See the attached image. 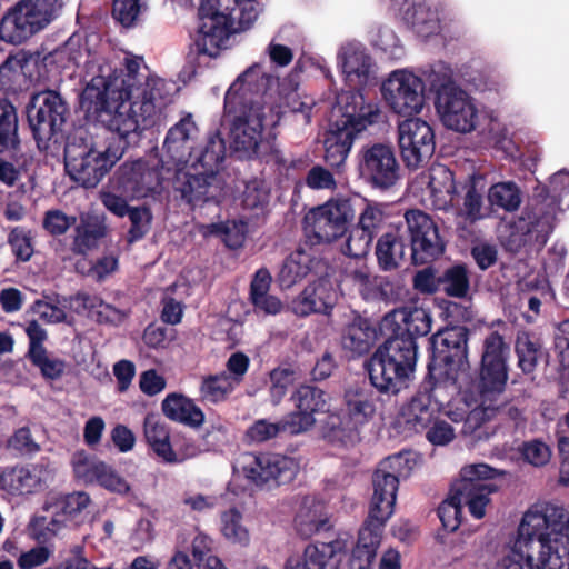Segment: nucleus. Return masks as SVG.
Listing matches in <instances>:
<instances>
[{"instance_id":"obj_34","label":"nucleus","mask_w":569,"mask_h":569,"mask_svg":"<svg viewBox=\"0 0 569 569\" xmlns=\"http://www.w3.org/2000/svg\"><path fill=\"white\" fill-rule=\"evenodd\" d=\"M295 528L303 539H308L320 531L329 530L331 525L325 505L316 498L305 497L295 517Z\"/></svg>"},{"instance_id":"obj_23","label":"nucleus","mask_w":569,"mask_h":569,"mask_svg":"<svg viewBox=\"0 0 569 569\" xmlns=\"http://www.w3.org/2000/svg\"><path fill=\"white\" fill-rule=\"evenodd\" d=\"M74 476L86 483H98L110 492L127 495L130 485L111 466L100 460H91L84 450L77 451L71 460Z\"/></svg>"},{"instance_id":"obj_25","label":"nucleus","mask_w":569,"mask_h":569,"mask_svg":"<svg viewBox=\"0 0 569 569\" xmlns=\"http://www.w3.org/2000/svg\"><path fill=\"white\" fill-rule=\"evenodd\" d=\"M217 182L214 179H209L207 173L193 169L192 166L186 169L177 167L172 189L177 198L179 197L187 204L197 206L214 198L211 189L218 188Z\"/></svg>"},{"instance_id":"obj_6","label":"nucleus","mask_w":569,"mask_h":569,"mask_svg":"<svg viewBox=\"0 0 569 569\" xmlns=\"http://www.w3.org/2000/svg\"><path fill=\"white\" fill-rule=\"evenodd\" d=\"M365 363L370 383L380 393L397 396L412 382L418 359L417 341L395 328Z\"/></svg>"},{"instance_id":"obj_17","label":"nucleus","mask_w":569,"mask_h":569,"mask_svg":"<svg viewBox=\"0 0 569 569\" xmlns=\"http://www.w3.org/2000/svg\"><path fill=\"white\" fill-rule=\"evenodd\" d=\"M381 93L390 110L399 116L412 118L425 104L423 80L406 69L392 71L383 81Z\"/></svg>"},{"instance_id":"obj_57","label":"nucleus","mask_w":569,"mask_h":569,"mask_svg":"<svg viewBox=\"0 0 569 569\" xmlns=\"http://www.w3.org/2000/svg\"><path fill=\"white\" fill-rule=\"evenodd\" d=\"M268 201L269 192L264 189L262 181L251 180L246 183L241 197V204L243 209H262L268 203Z\"/></svg>"},{"instance_id":"obj_11","label":"nucleus","mask_w":569,"mask_h":569,"mask_svg":"<svg viewBox=\"0 0 569 569\" xmlns=\"http://www.w3.org/2000/svg\"><path fill=\"white\" fill-rule=\"evenodd\" d=\"M425 89L435 93V106L443 126L462 132V88L453 80V71L443 61L420 68Z\"/></svg>"},{"instance_id":"obj_56","label":"nucleus","mask_w":569,"mask_h":569,"mask_svg":"<svg viewBox=\"0 0 569 569\" xmlns=\"http://www.w3.org/2000/svg\"><path fill=\"white\" fill-rule=\"evenodd\" d=\"M27 358L40 370L42 377L47 380H57L64 372V361L58 358H49L47 350Z\"/></svg>"},{"instance_id":"obj_36","label":"nucleus","mask_w":569,"mask_h":569,"mask_svg":"<svg viewBox=\"0 0 569 569\" xmlns=\"http://www.w3.org/2000/svg\"><path fill=\"white\" fill-rule=\"evenodd\" d=\"M163 415L172 420L191 428H199L204 422V413L190 398L172 392L161 403Z\"/></svg>"},{"instance_id":"obj_2","label":"nucleus","mask_w":569,"mask_h":569,"mask_svg":"<svg viewBox=\"0 0 569 569\" xmlns=\"http://www.w3.org/2000/svg\"><path fill=\"white\" fill-rule=\"evenodd\" d=\"M441 310L448 325L430 338L428 372L400 410L398 423L403 432L422 433L443 408L453 422L462 421V326L455 323L462 309L443 300Z\"/></svg>"},{"instance_id":"obj_1","label":"nucleus","mask_w":569,"mask_h":569,"mask_svg":"<svg viewBox=\"0 0 569 569\" xmlns=\"http://www.w3.org/2000/svg\"><path fill=\"white\" fill-rule=\"evenodd\" d=\"M143 60L124 59V67L100 68V73L87 83L80 106L88 119L101 124L110 136L94 140L87 131L69 134L63 157L64 168L72 180L86 189L96 188L136 144L143 129L154 123V116L166 102L161 94L162 81L149 83L140 73Z\"/></svg>"},{"instance_id":"obj_26","label":"nucleus","mask_w":569,"mask_h":569,"mask_svg":"<svg viewBox=\"0 0 569 569\" xmlns=\"http://www.w3.org/2000/svg\"><path fill=\"white\" fill-rule=\"evenodd\" d=\"M197 131L198 128L191 114L181 118L167 132L162 146L161 161L174 167L188 163V158L192 156L193 150L191 140Z\"/></svg>"},{"instance_id":"obj_63","label":"nucleus","mask_w":569,"mask_h":569,"mask_svg":"<svg viewBox=\"0 0 569 569\" xmlns=\"http://www.w3.org/2000/svg\"><path fill=\"white\" fill-rule=\"evenodd\" d=\"M213 227L223 236V241L229 248L237 249L242 247L246 240V224L243 222L238 224L236 221H232L213 224Z\"/></svg>"},{"instance_id":"obj_32","label":"nucleus","mask_w":569,"mask_h":569,"mask_svg":"<svg viewBox=\"0 0 569 569\" xmlns=\"http://www.w3.org/2000/svg\"><path fill=\"white\" fill-rule=\"evenodd\" d=\"M226 141L219 130L210 133L204 146L199 150H192V156L188 158V162L193 169H198L207 173L209 179L218 181V173L222 168L226 159Z\"/></svg>"},{"instance_id":"obj_4","label":"nucleus","mask_w":569,"mask_h":569,"mask_svg":"<svg viewBox=\"0 0 569 569\" xmlns=\"http://www.w3.org/2000/svg\"><path fill=\"white\" fill-rule=\"evenodd\" d=\"M496 569H569V517L565 509L552 503L530 507L511 550Z\"/></svg>"},{"instance_id":"obj_62","label":"nucleus","mask_w":569,"mask_h":569,"mask_svg":"<svg viewBox=\"0 0 569 569\" xmlns=\"http://www.w3.org/2000/svg\"><path fill=\"white\" fill-rule=\"evenodd\" d=\"M140 12L139 0H114L112 16L123 27H132Z\"/></svg>"},{"instance_id":"obj_58","label":"nucleus","mask_w":569,"mask_h":569,"mask_svg":"<svg viewBox=\"0 0 569 569\" xmlns=\"http://www.w3.org/2000/svg\"><path fill=\"white\" fill-rule=\"evenodd\" d=\"M426 439L433 446H447L455 437L453 427L443 419H440V415L422 431Z\"/></svg>"},{"instance_id":"obj_59","label":"nucleus","mask_w":569,"mask_h":569,"mask_svg":"<svg viewBox=\"0 0 569 569\" xmlns=\"http://www.w3.org/2000/svg\"><path fill=\"white\" fill-rule=\"evenodd\" d=\"M76 221V217L68 216L63 211L54 209L44 213L42 227L49 234L58 237L64 234Z\"/></svg>"},{"instance_id":"obj_39","label":"nucleus","mask_w":569,"mask_h":569,"mask_svg":"<svg viewBox=\"0 0 569 569\" xmlns=\"http://www.w3.org/2000/svg\"><path fill=\"white\" fill-rule=\"evenodd\" d=\"M378 338L376 327L370 320L358 317L349 323L341 337L343 349L353 356H363L370 351Z\"/></svg>"},{"instance_id":"obj_33","label":"nucleus","mask_w":569,"mask_h":569,"mask_svg":"<svg viewBox=\"0 0 569 569\" xmlns=\"http://www.w3.org/2000/svg\"><path fill=\"white\" fill-rule=\"evenodd\" d=\"M31 56L19 50L9 54L0 64V92L4 94H17L29 86V77L26 68L30 63Z\"/></svg>"},{"instance_id":"obj_46","label":"nucleus","mask_w":569,"mask_h":569,"mask_svg":"<svg viewBox=\"0 0 569 569\" xmlns=\"http://www.w3.org/2000/svg\"><path fill=\"white\" fill-rule=\"evenodd\" d=\"M236 386L227 372L209 375L202 378L199 392L203 401L219 403L228 399Z\"/></svg>"},{"instance_id":"obj_8","label":"nucleus","mask_w":569,"mask_h":569,"mask_svg":"<svg viewBox=\"0 0 569 569\" xmlns=\"http://www.w3.org/2000/svg\"><path fill=\"white\" fill-rule=\"evenodd\" d=\"M242 0H199L198 29L193 46L198 54L210 58L219 56L227 48V41L234 31L236 12ZM191 7L193 0H186Z\"/></svg>"},{"instance_id":"obj_55","label":"nucleus","mask_w":569,"mask_h":569,"mask_svg":"<svg viewBox=\"0 0 569 569\" xmlns=\"http://www.w3.org/2000/svg\"><path fill=\"white\" fill-rule=\"evenodd\" d=\"M373 238V236L356 224L349 230L342 252L351 258H365L370 251Z\"/></svg>"},{"instance_id":"obj_45","label":"nucleus","mask_w":569,"mask_h":569,"mask_svg":"<svg viewBox=\"0 0 569 569\" xmlns=\"http://www.w3.org/2000/svg\"><path fill=\"white\" fill-rule=\"evenodd\" d=\"M72 251L77 254H86L98 247L99 241L107 236V226L97 219L82 222L74 229Z\"/></svg>"},{"instance_id":"obj_28","label":"nucleus","mask_w":569,"mask_h":569,"mask_svg":"<svg viewBox=\"0 0 569 569\" xmlns=\"http://www.w3.org/2000/svg\"><path fill=\"white\" fill-rule=\"evenodd\" d=\"M346 550L347 542L342 539L309 543L301 558L287 561L286 569H337L340 562L338 556Z\"/></svg>"},{"instance_id":"obj_31","label":"nucleus","mask_w":569,"mask_h":569,"mask_svg":"<svg viewBox=\"0 0 569 569\" xmlns=\"http://www.w3.org/2000/svg\"><path fill=\"white\" fill-rule=\"evenodd\" d=\"M263 79L270 80V93L277 100L280 107V118L284 113L287 108L292 113H300L303 118L305 123L311 122L312 116V103L302 101L297 92V84H293L291 80H280L279 77L269 74L263 71L262 66L259 63V72Z\"/></svg>"},{"instance_id":"obj_35","label":"nucleus","mask_w":569,"mask_h":569,"mask_svg":"<svg viewBox=\"0 0 569 569\" xmlns=\"http://www.w3.org/2000/svg\"><path fill=\"white\" fill-rule=\"evenodd\" d=\"M407 246L400 229L396 228L381 234L376 244V257L378 266L383 271H393L400 268L407 258Z\"/></svg>"},{"instance_id":"obj_22","label":"nucleus","mask_w":569,"mask_h":569,"mask_svg":"<svg viewBox=\"0 0 569 569\" xmlns=\"http://www.w3.org/2000/svg\"><path fill=\"white\" fill-rule=\"evenodd\" d=\"M427 189L432 207L436 210L452 212L457 218V231L462 230V208L460 207L455 172L445 164L432 166L429 170Z\"/></svg>"},{"instance_id":"obj_3","label":"nucleus","mask_w":569,"mask_h":569,"mask_svg":"<svg viewBox=\"0 0 569 569\" xmlns=\"http://www.w3.org/2000/svg\"><path fill=\"white\" fill-rule=\"evenodd\" d=\"M257 72L259 63H253L238 76L224 94V107L236 113L230 126L231 144L248 158L284 167L287 159L276 143L274 132L280 122V107L270 93V80H261Z\"/></svg>"},{"instance_id":"obj_15","label":"nucleus","mask_w":569,"mask_h":569,"mask_svg":"<svg viewBox=\"0 0 569 569\" xmlns=\"http://www.w3.org/2000/svg\"><path fill=\"white\" fill-rule=\"evenodd\" d=\"M244 477L258 487H279L290 483L299 471L295 458L276 452H246L241 457Z\"/></svg>"},{"instance_id":"obj_48","label":"nucleus","mask_w":569,"mask_h":569,"mask_svg":"<svg viewBox=\"0 0 569 569\" xmlns=\"http://www.w3.org/2000/svg\"><path fill=\"white\" fill-rule=\"evenodd\" d=\"M299 410L315 417L316 413L328 411L326 392L311 385H301L292 396Z\"/></svg>"},{"instance_id":"obj_53","label":"nucleus","mask_w":569,"mask_h":569,"mask_svg":"<svg viewBox=\"0 0 569 569\" xmlns=\"http://www.w3.org/2000/svg\"><path fill=\"white\" fill-rule=\"evenodd\" d=\"M387 218L385 204L367 201L357 226L376 237L385 227Z\"/></svg>"},{"instance_id":"obj_64","label":"nucleus","mask_w":569,"mask_h":569,"mask_svg":"<svg viewBox=\"0 0 569 569\" xmlns=\"http://www.w3.org/2000/svg\"><path fill=\"white\" fill-rule=\"evenodd\" d=\"M439 286H443L445 292L450 297L462 298V264H456L441 277H438Z\"/></svg>"},{"instance_id":"obj_7","label":"nucleus","mask_w":569,"mask_h":569,"mask_svg":"<svg viewBox=\"0 0 569 569\" xmlns=\"http://www.w3.org/2000/svg\"><path fill=\"white\" fill-rule=\"evenodd\" d=\"M335 112L339 118L330 122L325 134V162L331 168L345 164L355 139L368 126L377 123L380 111L376 104L366 103L360 92L347 91L338 96Z\"/></svg>"},{"instance_id":"obj_49","label":"nucleus","mask_w":569,"mask_h":569,"mask_svg":"<svg viewBox=\"0 0 569 569\" xmlns=\"http://www.w3.org/2000/svg\"><path fill=\"white\" fill-rule=\"evenodd\" d=\"M488 200L508 212H513L521 204V192L515 182H498L488 190Z\"/></svg>"},{"instance_id":"obj_38","label":"nucleus","mask_w":569,"mask_h":569,"mask_svg":"<svg viewBox=\"0 0 569 569\" xmlns=\"http://www.w3.org/2000/svg\"><path fill=\"white\" fill-rule=\"evenodd\" d=\"M558 211L559 206L553 197L532 204L522 217L527 223V232L535 233L537 240L545 242L553 230Z\"/></svg>"},{"instance_id":"obj_20","label":"nucleus","mask_w":569,"mask_h":569,"mask_svg":"<svg viewBox=\"0 0 569 569\" xmlns=\"http://www.w3.org/2000/svg\"><path fill=\"white\" fill-rule=\"evenodd\" d=\"M509 351V346L498 332H491L485 339L478 390L485 389L488 396L503 392L508 379Z\"/></svg>"},{"instance_id":"obj_61","label":"nucleus","mask_w":569,"mask_h":569,"mask_svg":"<svg viewBox=\"0 0 569 569\" xmlns=\"http://www.w3.org/2000/svg\"><path fill=\"white\" fill-rule=\"evenodd\" d=\"M281 433L278 422H269L266 419L254 421L246 431V438L249 442L261 443L276 438Z\"/></svg>"},{"instance_id":"obj_21","label":"nucleus","mask_w":569,"mask_h":569,"mask_svg":"<svg viewBox=\"0 0 569 569\" xmlns=\"http://www.w3.org/2000/svg\"><path fill=\"white\" fill-rule=\"evenodd\" d=\"M502 392H497L488 396L485 389L478 390V397L465 403L469 408L465 423L468 428L476 430L486 421L500 416L513 422L516 427L520 426L523 421V410L512 402L501 399Z\"/></svg>"},{"instance_id":"obj_29","label":"nucleus","mask_w":569,"mask_h":569,"mask_svg":"<svg viewBox=\"0 0 569 569\" xmlns=\"http://www.w3.org/2000/svg\"><path fill=\"white\" fill-rule=\"evenodd\" d=\"M430 312L421 307H405L388 312L382 319V328H395L401 333L410 335L415 341L431 331Z\"/></svg>"},{"instance_id":"obj_16","label":"nucleus","mask_w":569,"mask_h":569,"mask_svg":"<svg viewBox=\"0 0 569 569\" xmlns=\"http://www.w3.org/2000/svg\"><path fill=\"white\" fill-rule=\"evenodd\" d=\"M360 179L372 189H391L400 178V166L395 150L386 143L365 144L358 153Z\"/></svg>"},{"instance_id":"obj_44","label":"nucleus","mask_w":569,"mask_h":569,"mask_svg":"<svg viewBox=\"0 0 569 569\" xmlns=\"http://www.w3.org/2000/svg\"><path fill=\"white\" fill-rule=\"evenodd\" d=\"M19 146L16 107L7 98H2L0 99V153L17 150Z\"/></svg>"},{"instance_id":"obj_50","label":"nucleus","mask_w":569,"mask_h":569,"mask_svg":"<svg viewBox=\"0 0 569 569\" xmlns=\"http://www.w3.org/2000/svg\"><path fill=\"white\" fill-rule=\"evenodd\" d=\"M486 181L482 174H472L470 187L465 197V219L476 221L487 216L483 207V191Z\"/></svg>"},{"instance_id":"obj_51","label":"nucleus","mask_w":569,"mask_h":569,"mask_svg":"<svg viewBox=\"0 0 569 569\" xmlns=\"http://www.w3.org/2000/svg\"><path fill=\"white\" fill-rule=\"evenodd\" d=\"M242 513L231 508L221 513V532L223 537L241 546H247L250 541L248 529L242 523Z\"/></svg>"},{"instance_id":"obj_54","label":"nucleus","mask_w":569,"mask_h":569,"mask_svg":"<svg viewBox=\"0 0 569 569\" xmlns=\"http://www.w3.org/2000/svg\"><path fill=\"white\" fill-rule=\"evenodd\" d=\"M127 216L131 222L127 233V242L131 244L147 236L150 231L153 216L150 208L146 206L132 207Z\"/></svg>"},{"instance_id":"obj_27","label":"nucleus","mask_w":569,"mask_h":569,"mask_svg":"<svg viewBox=\"0 0 569 569\" xmlns=\"http://www.w3.org/2000/svg\"><path fill=\"white\" fill-rule=\"evenodd\" d=\"M336 305V292L330 281L318 279L310 282L292 302V311L299 317L311 313L328 315Z\"/></svg>"},{"instance_id":"obj_18","label":"nucleus","mask_w":569,"mask_h":569,"mask_svg":"<svg viewBox=\"0 0 569 569\" xmlns=\"http://www.w3.org/2000/svg\"><path fill=\"white\" fill-rule=\"evenodd\" d=\"M398 146L409 170L425 167L436 150L432 127L420 118H408L398 124Z\"/></svg>"},{"instance_id":"obj_42","label":"nucleus","mask_w":569,"mask_h":569,"mask_svg":"<svg viewBox=\"0 0 569 569\" xmlns=\"http://www.w3.org/2000/svg\"><path fill=\"white\" fill-rule=\"evenodd\" d=\"M405 20L412 31L422 39L438 33L440 21L437 11L426 3H413L405 13Z\"/></svg>"},{"instance_id":"obj_14","label":"nucleus","mask_w":569,"mask_h":569,"mask_svg":"<svg viewBox=\"0 0 569 569\" xmlns=\"http://www.w3.org/2000/svg\"><path fill=\"white\" fill-rule=\"evenodd\" d=\"M409 238V260L415 266L428 264L445 253L446 242L433 219L419 209L406 211Z\"/></svg>"},{"instance_id":"obj_47","label":"nucleus","mask_w":569,"mask_h":569,"mask_svg":"<svg viewBox=\"0 0 569 569\" xmlns=\"http://www.w3.org/2000/svg\"><path fill=\"white\" fill-rule=\"evenodd\" d=\"M515 349L518 357V366L522 372H533L538 365V360L542 355V346L540 341L528 332H519L516 339Z\"/></svg>"},{"instance_id":"obj_52","label":"nucleus","mask_w":569,"mask_h":569,"mask_svg":"<svg viewBox=\"0 0 569 569\" xmlns=\"http://www.w3.org/2000/svg\"><path fill=\"white\" fill-rule=\"evenodd\" d=\"M8 244L17 261L27 262L34 252L32 230L22 226L13 227L8 234Z\"/></svg>"},{"instance_id":"obj_13","label":"nucleus","mask_w":569,"mask_h":569,"mask_svg":"<svg viewBox=\"0 0 569 569\" xmlns=\"http://www.w3.org/2000/svg\"><path fill=\"white\" fill-rule=\"evenodd\" d=\"M26 116L38 144L47 143L62 131L69 116V106L58 91L43 90L31 96Z\"/></svg>"},{"instance_id":"obj_19","label":"nucleus","mask_w":569,"mask_h":569,"mask_svg":"<svg viewBox=\"0 0 569 569\" xmlns=\"http://www.w3.org/2000/svg\"><path fill=\"white\" fill-rule=\"evenodd\" d=\"M162 173L147 161L124 162L119 167L112 181L117 192L130 199L154 197L162 191Z\"/></svg>"},{"instance_id":"obj_60","label":"nucleus","mask_w":569,"mask_h":569,"mask_svg":"<svg viewBox=\"0 0 569 569\" xmlns=\"http://www.w3.org/2000/svg\"><path fill=\"white\" fill-rule=\"evenodd\" d=\"M315 423V417L299 409L298 411L290 412L279 421L281 432H288L290 435L302 433L309 430Z\"/></svg>"},{"instance_id":"obj_37","label":"nucleus","mask_w":569,"mask_h":569,"mask_svg":"<svg viewBox=\"0 0 569 569\" xmlns=\"http://www.w3.org/2000/svg\"><path fill=\"white\" fill-rule=\"evenodd\" d=\"M144 438L152 451L166 463H179V458L172 449L170 432L164 422L156 415H147L143 423Z\"/></svg>"},{"instance_id":"obj_40","label":"nucleus","mask_w":569,"mask_h":569,"mask_svg":"<svg viewBox=\"0 0 569 569\" xmlns=\"http://www.w3.org/2000/svg\"><path fill=\"white\" fill-rule=\"evenodd\" d=\"M272 277L267 268H260L250 282L249 299L254 310L264 315H277L282 310L281 300L270 295Z\"/></svg>"},{"instance_id":"obj_43","label":"nucleus","mask_w":569,"mask_h":569,"mask_svg":"<svg viewBox=\"0 0 569 569\" xmlns=\"http://www.w3.org/2000/svg\"><path fill=\"white\" fill-rule=\"evenodd\" d=\"M372 67L371 57L363 50H352L345 54L342 62V72L350 87H365L370 77Z\"/></svg>"},{"instance_id":"obj_5","label":"nucleus","mask_w":569,"mask_h":569,"mask_svg":"<svg viewBox=\"0 0 569 569\" xmlns=\"http://www.w3.org/2000/svg\"><path fill=\"white\" fill-rule=\"evenodd\" d=\"M390 458L382 461L372 475L373 493L368 517L358 532L349 560L350 569H369L380 547L383 529L395 512L399 478L388 471Z\"/></svg>"},{"instance_id":"obj_24","label":"nucleus","mask_w":569,"mask_h":569,"mask_svg":"<svg viewBox=\"0 0 569 569\" xmlns=\"http://www.w3.org/2000/svg\"><path fill=\"white\" fill-rule=\"evenodd\" d=\"M498 471L488 465H470L465 467V496L466 505L472 517L481 519L486 515L489 496L497 490L492 483L486 482L493 479Z\"/></svg>"},{"instance_id":"obj_10","label":"nucleus","mask_w":569,"mask_h":569,"mask_svg":"<svg viewBox=\"0 0 569 569\" xmlns=\"http://www.w3.org/2000/svg\"><path fill=\"white\" fill-rule=\"evenodd\" d=\"M61 0H19L0 19V41L19 46L43 30Z\"/></svg>"},{"instance_id":"obj_12","label":"nucleus","mask_w":569,"mask_h":569,"mask_svg":"<svg viewBox=\"0 0 569 569\" xmlns=\"http://www.w3.org/2000/svg\"><path fill=\"white\" fill-rule=\"evenodd\" d=\"M355 218L350 199H331L305 217V233L311 246L331 243L343 237Z\"/></svg>"},{"instance_id":"obj_41","label":"nucleus","mask_w":569,"mask_h":569,"mask_svg":"<svg viewBox=\"0 0 569 569\" xmlns=\"http://www.w3.org/2000/svg\"><path fill=\"white\" fill-rule=\"evenodd\" d=\"M315 258L303 249L291 252L282 262L278 272V282L281 288L289 289L306 278L312 270Z\"/></svg>"},{"instance_id":"obj_9","label":"nucleus","mask_w":569,"mask_h":569,"mask_svg":"<svg viewBox=\"0 0 569 569\" xmlns=\"http://www.w3.org/2000/svg\"><path fill=\"white\" fill-rule=\"evenodd\" d=\"M372 390L362 387L349 388L343 395V419L330 415L322 428L329 442L348 446L359 438V429L373 419L377 410Z\"/></svg>"},{"instance_id":"obj_30","label":"nucleus","mask_w":569,"mask_h":569,"mask_svg":"<svg viewBox=\"0 0 569 569\" xmlns=\"http://www.w3.org/2000/svg\"><path fill=\"white\" fill-rule=\"evenodd\" d=\"M437 515L441 522L437 540L442 545L453 543V540L447 541V536L455 533L462 523V470L451 483L446 499L439 505Z\"/></svg>"}]
</instances>
